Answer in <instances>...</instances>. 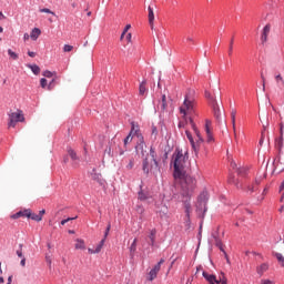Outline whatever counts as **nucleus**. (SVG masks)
<instances>
[{
	"mask_svg": "<svg viewBox=\"0 0 284 284\" xmlns=\"http://www.w3.org/2000/svg\"><path fill=\"white\" fill-rule=\"evenodd\" d=\"M176 183L181 184L182 187V202L184 203L186 221H190V214L192 213V204H190V199L194 190H196V179L192 175H186L182 179H175Z\"/></svg>",
	"mask_w": 284,
	"mask_h": 284,
	"instance_id": "obj_1",
	"label": "nucleus"
},
{
	"mask_svg": "<svg viewBox=\"0 0 284 284\" xmlns=\"http://www.w3.org/2000/svg\"><path fill=\"white\" fill-rule=\"evenodd\" d=\"M194 90H189L184 97V101L180 106V114L185 123H190V119L194 121L192 116H196V98Z\"/></svg>",
	"mask_w": 284,
	"mask_h": 284,
	"instance_id": "obj_2",
	"label": "nucleus"
},
{
	"mask_svg": "<svg viewBox=\"0 0 284 284\" xmlns=\"http://www.w3.org/2000/svg\"><path fill=\"white\" fill-rule=\"evenodd\" d=\"M173 168L174 179H183L185 176V168H187V154H183V151H176L173 154Z\"/></svg>",
	"mask_w": 284,
	"mask_h": 284,
	"instance_id": "obj_3",
	"label": "nucleus"
},
{
	"mask_svg": "<svg viewBox=\"0 0 284 284\" xmlns=\"http://www.w3.org/2000/svg\"><path fill=\"white\" fill-rule=\"evenodd\" d=\"M130 136H136L139 143L135 146V150L138 154H141L142 156H145V142L143 141V134H141V130L139 129V124H135L134 122L131 123V131L129 133Z\"/></svg>",
	"mask_w": 284,
	"mask_h": 284,
	"instance_id": "obj_4",
	"label": "nucleus"
},
{
	"mask_svg": "<svg viewBox=\"0 0 284 284\" xmlns=\"http://www.w3.org/2000/svg\"><path fill=\"white\" fill-rule=\"evenodd\" d=\"M142 170L144 174H156L159 171V162L153 158H144L142 161Z\"/></svg>",
	"mask_w": 284,
	"mask_h": 284,
	"instance_id": "obj_5",
	"label": "nucleus"
},
{
	"mask_svg": "<svg viewBox=\"0 0 284 284\" xmlns=\"http://www.w3.org/2000/svg\"><path fill=\"white\" fill-rule=\"evenodd\" d=\"M190 125L194 132V134L196 135L195 141L193 140V143H191L192 149L194 150L195 153H199V150H201V145H203L204 140L203 136H201V131H199V129L196 128V124L194 123V120H192V118H190Z\"/></svg>",
	"mask_w": 284,
	"mask_h": 284,
	"instance_id": "obj_6",
	"label": "nucleus"
},
{
	"mask_svg": "<svg viewBox=\"0 0 284 284\" xmlns=\"http://www.w3.org/2000/svg\"><path fill=\"white\" fill-rule=\"evenodd\" d=\"M9 115L8 128H17V123H23L26 116H23V111L18 110L17 112H11Z\"/></svg>",
	"mask_w": 284,
	"mask_h": 284,
	"instance_id": "obj_7",
	"label": "nucleus"
},
{
	"mask_svg": "<svg viewBox=\"0 0 284 284\" xmlns=\"http://www.w3.org/2000/svg\"><path fill=\"white\" fill-rule=\"evenodd\" d=\"M209 199H210V195L207 194V191H203L202 193H200L196 202L197 212H202V214H205V212H207Z\"/></svg>",
	"mask_w": 284,
	"mask_h": 284,
	"instance_id": "obj_8",
	"label": "nucleus"
},
{
	"mask_svg": "<svg viewBox=\"0 0 284 284\" xmlns=\"http://www.w3.org/2000/svg\"><path fill=\"white\" fill-rule=\"evenodd\" d=\"M204 278H206L210 284H227V277L225 273H220L219 277L216 275H210L207 273H203Z\"/></svg>",
	"mask_w": 284,
	"mask_h": 284,
	"instance_id": "obj_9",
	"label": "nucleus"
},
{
	"mask_svg": "<svg viewBox=\"0 0 284 284\" xmlns=\"http://www.w3.org/2000/svg\"><path fill=\"white\" fill-rule=\"evenodd\" d=\"M165 263V260L161 258L158 264L153 266V268L149 272V281H154L156 278L159 272H161V265Z\"/></svg>",
	"mask_w": 284,
	"mask_h": 284,
	"instance_id": "obj_10",
	"label": "nucleus"
},
{
	"mask_svg": "<svg viewBox=\"0 0 284 284\" xmlns=\"http://www.w3.org/2000/svg\"><path fill=\"white\" fill-rule=\"evenodd\" d=\"M204 132L206 134V143H214V135L212 134V121H205Z\"/></svg>",
	"mask_w": 284,
	"mask_h": 284,
	"instance_id": "obj_11",
	"label": "nucleus"
},
{
	"mask_svg": "<svg viewBox=\"0 0 284 284\" xmlns=\"http://www.w3.org/2000/svg\"><path fill=\"white\" fill-rule=\"evenodd\" d=\"M211 105L217 123H223V114L221 113V108L219 106V102L213 100V103Z\"/></svg>",
	"mask_w": 284,
	"mask_h": 284,
	"instance_id": "obj_12",
	"label": "nucleus"
},
{
	"mask_svg": "<svg viewBox=\"0 0 284 284\" xmlns=\"http://www.w3.org/2000/svg\"><path fill=\"white\" fill-rule=\"evenodd\" d=\"M271 30H272V26L271 24H266L263 28L262 34H261V43H262V45H265V43H267Z\"/></svg>",
	"mask_w": 284,
	"mask_h": 284,
	"instance_id": "obj_13",
	"label": "nucleus"
},
{
	"mask_svg": "<svg viewBox=\"0 0 284 284\" xmlns=\"http://www.w3.org/2000/svg\"><path fill=\"white\" fill-rule=\"evenodd\" d=\"M275 83H276V88L280 92H283L284 90V79L283 75L281 73L275 74Z\"/></svg>",
	"mask_w": 284,
	"mask_h": 284,
	"instance_id": "obj_14",
	"label": "nucleus"
},
{
	"mask_svg": "<svg viewBox=\"0 0 284 284\" xmlns=\"http://www.w3.org/2000/svg\"><path fill=\"white\" fill-rule=\"evenodd\" d=\"M231 121H232L234 136L236 139V109L231 110Z\"/></svg>",
	"mask_w": 284,
	"mask_h": 284,
	"instance_id": "obj_15",
	"label": "nucleus"
},
{
	"mask_svg": "<svg viewBox=\"0 0 284 284\" xmlns=\"http://www.w3.org/2000/svg\"><path fill=\"white\" fill-rule=\"evenodd\" d=\"M30 216V210L19 211L16 214L11 215V219H21Z\"/></svg>",
	"mask_w": 284,
	"mask_h": 284,
	"instance_id": "obj_16",
	"label": "nucleus"
},
{
	"mask_svg": "<svg viewBox=\"0 0 284 284\" xmlns=\"http://www.w3.org/2000/svg\"><path fill=\"white\" fill-rule=\"evenodd\" d=\"M39 37H41V29L33 28L30 33V39H32V41H37V39H39Z\"/></svg>",
	"mask_w": 284,
	"mask_h": 284,
	"instance_id": "obj_17",
	"label": "nucleus"
},
{
	"mask_svg": "<svg viewBox=\"0 0 284 284\" xmlns=\"http://www.w3.org/2000/svg\"><path fill=\"white\" fill-rule=\"evenodd\" d=\"M146 148L148 146H144V155L142 156H145L146 159H156V151L154 150V148L151 146L150 154H148Z\"/></svg>",
	"mask_w": 284,
	"mask_h": 284,
	"instance_id": "obj_18",
	"label": "nucleus"
},
{
	"mask_svg": "<svg viewBox=\"0 0 284 284\" xmlns=\"http://www.w3.org/2000/svg\"><path fill=\"white\" fill-rule=\"evenodd\" d=\"M149 10V23L151 28H154V9L151 6L148 7Z\"/></svg>",
	"mask_w": 284,
	"mask_h": 284,
	"instance_id": "obj_19",
	"label": "nucleus"
},
{
	"mask_svg": "<svg viewBox=\"0 0 284 284\" xmlns=\"http://www.w3.org/2000/svg\"><path fill=\"white\" fill-rule=\"evenodd\" d=\"M68 154L74 161L73 165L77 168V165H79V163L77 162V161H79V156L77 155V152H74V150H72V149H69Z\"/></svg>",
	"mask_w": 284,
	"mask_h": 284,
	"instance_id": "obj_20",
	"label": "nucleus"
},
{
	"mask_svg": "<svg viewBox=\"0 0 284 284\" xmlns=\"http://www.w3.org/2000/svg\"><path fill=\"white\" fill-rule=\"evenodd\" d=\"M149 239L151 241L150 246L154 247V243L156 241V229L151 230Z\"/></svg>",
	"mask_w": 284,
	"mask_h": 284,
	"instance_id": "obj_21",
	"label": "nucleus"
},
{
	"mask_svg": "<svg viewBox=\"0 0 284 284\" xmlns=\"http://www.w3.org/2000/svg\"><path fill=\"white\" fill-rule=\"evenodd\" d=\"M267 270H270V265H267L266 263L261 264L257 267V274H260L261 276H263V274H265V272H267Z\"/></svg>",
	"mask_w": 284,
	"mask_h": 284,
	"instance_id": "obj_22",
	"label": "nucleus"
},
{
	"mask_svg": "<svg viewBox=\"0 0 284 284\" xmlns=\"http://www.w3.org/2000/svg\"><path fill=\"white\" fill-rule=\"evenodd\" d=\"M146 84H148L146 81H142V82L140 83V87H139V94H140L141 97H143V94H145V93L148 92V88H145Z\"/></svg>",
	"mask_w": 284,
	"mask_h": 284,
	"instance_id": "obj_23",
	"label": "nucleus"
},
{
	"mask_svg": "<svg viewBox=\"0 0 284 284\" xmlns=\"http://www.w3.org/2000/svg\"><path fill=\"white\" fill-rule=\"evenodd\" d=\"M75 250H85V241L81 239L75 240Z\"/></svg>",
	"mask_w": 284,
	"mask_h": 284,
	"instance_id": "obj_24",
	"label": "nucleus"
},
{
	"mask_svg": "<svg viewBox=\"0 0 284 284\" xmlns=\"http://www.w3.org/2000/svg\"><path fill=\"white\" fill-rule=\"evenodd\" d=\"M212 239H214L215 245H221V237H219V229L212 233Z\"/></svg>",
	"mask_w": 284,
	"mask_h": 284,
	"instance_id": "obj_25",
	"label": "nucleus"
},
{
	"mask_svg": "<svg viewBox=\"0 0 284 284\" xmlns=\"http://www.w3.org/2000/svg\"><path fill=\"white\" fill-rule=\"evenodd\" d=\"M215 245H216V247H219V250L221 252H223V254H224V256L226 258V263L230 264V257L227 256V253L225 252V248H223V242H220V244H215Z\"/></svg>",
	"mask_w": 284,
	"mask_h": 284,
	"instance_id": "obj_26",
	"label": "nucleus"
},
{
	"mask_svg": "<svg viewBox=\"0 0 284 284\" xmlns=\"http://www.w3.org/2000/svg\"><path fill=\"white\" fill-rule=\"evenodd\" d=\"M28 68L33 72V74H39L41 72V68L37 64H29Z\"/></svg>",
	"mask_w": 284,
	"mask_h": 284,
	"instance_id": "obj_27",
	"label": "nucleus"
},
{
	"mask_svg": "<svg viewBox=\"0 0 284 284\" xmlns=\"http://www.w3.org/2000/svg\"><path fill=\"white\" fill-rule=\"evenodd\" d=\"M28 219H31L32 221H37L38 223L41 222V215L32 213V211H30V216H28Z\"/></svg>",
	"mask_w": 284,
	"mask_h": 284,
	"instance_id": "obj_28",
	"label": "nucleus"
},
{
	"mask_svg": "<svg viewBox=\"0 0 284 284\" xmlns=\"http://www.w3.org/2000/svg\"><path fill=\"white\" fill-rule=\"evenodd\" d=\"M275 257L277 258L278 263L284 267V256L281 253H275Z\"/></svg>",
	"mask_w": 284,
	"mask_h": 284,
	"instance_id": "obj_29",
	"label": "nucleus"
},
{
	"mask_svg": "<svg viewBox=\"0 0 284 284\" xmlns=\"http://www.w3.org/2000/svg\"><path fill=\"white\" fill-rule=\"evenodd\" d=\"M158 108L162 111L165 112L168 110V102H159Z\"/></svg>",
	"mask_w": 284,
	"mask_h": 284,
	"instance_id": "obj_30",
	"label": "nucleus"
},
{
	"mask_svg": "<svg viewBox=\"0 0 284 284\" xmlns=\"http://www.w3.org/2000/svg\"><path fill=\"white\" fill-rule=\"evenodd\" d=\"M8 54H9V57H11V59H13V61H17V59H19V54H17L14 51H12V49L8 50Z\"/></svg>",
	"mask_w": 284,
	"mask_h": 284,
	"instance_id": "obj_31",
	"label": "nucleus"
},
{
	"mask_svg": "<svg viewBox=\"0 0 284 284\" xmlns=\"http://www.w3.org/2000/svg\"><path fill=\"white\" fill-rule=\"evenodd\" d=\"M19 247L20 248L16 251V254H17V256H19V258H24L23 257V244H20Z\"/></svg>",
	"mask_w": 284,
	"mask_h": 284,
	"instance_id": "obj_32",
	"label": "nucleus"
},
{
	"mask_svg": "<svg viewBox=\"0 0 284 284\" xmlns=\"http://www.w3.org/2000/svg\"><path fill=\"white\" fill-rule=\"evenodd\" d=\"M74 50L73 45L64 44L63 52H72Z\"/></svg>",
	"mask_w": 284,
	"mask_h": 284,
	"instance_id": "obj_33",
	"label": "nucleus"
},
{
	"mask_svg": "<svg viewBox=\"0 0 284 284\" xmlns=\"http://www.w3.org/2000/svg\"><path fill=\"white\" fill-rule=\"evenodd\" d=\"M132 139L134 138L130 134L124 139V148H128V144L132 143Z\"/></svg>",
	"mask_w": 284,
	"mask_h": 284,
	"instance_id": "obj_34",
	"label": "nucleus"
},
{
	"mask_svg": "<svg viewBox=\"0 0 284 284\" xmlns=\"http://www.w3.org/2000/svg\"><path fill=\"white\" fill-rule=\"evenodd\" d=\"M138 196L140 201H148V195L143 191L139 192Z\"/></svg>",
	"mask_w": 284,
	"mask_h": 284,
	"instance_id": "obj_35",
	"label": "nucleus"
},
{
	"mask_svg": "<svg viewBox=\"0 0 284 284\" xmlns=\"http://www.w3.org/2000/svg\"><path fill=\"white\" fill-rule=\"evenodd\" d=\"M233 50H234V39H232L231 42H230L229 57H232Z\"/></svg>",
	"mask_w": 284,
	"mask_h": 284,
	"instance_id": "obj_36",
	"label": "nucleus"
},
{
	"mask_svg": "<svg viewBox=\"0 0 284 284\" xmlns=\"http://www.w3.org/2000/svg\"><path fill=\"white\" fill-rule=\"evenodd\" d=\"M205 97H206V99H209L210 101H211V105H212V103H214V101H216L215 99H214V97H212V93H210V92H205Z\"/></svg>",
	"mask_w": 284,
	"mask_h": 284,
	"instance_id": "obj_37",
	"label": "nucleus"
},
{
	"mask_svg": "<svg viewBox=\"0 0 284 284\" xmlns=\"http://www.w3.org/2000/svg\"><path fill=\"white\" fill-rule=\"evenodd\" d=\"M160 216L163 219L168 216V206H164L162 211H160Z\"/></svg>",
	"mask_w": 284,
	"mask_h": 284,
	"instance_id": "obj_38",
	"label": "nucleus"
},
{
	"mask_svg": "<svg viewBox=\"0 0 284 284\" xmlns=\"http://www.w3.org/2000/svg\"><path fill=\"white\" fill-rule=\"evenodd\" d=\"M130 252H136V239L133 240V243L131 244Z\"/></svg>",
	"mask_w": 284,
	"mask_h": 284,
	"instance_id": "obj_39",
	"label": "nucleus"
},
{
	"mask_svg": "<svg viewBox=\"0 0 284 284\" xmlns=\"http://www.w3.org/2000/svg\"><path fill=\"white\" fill-rule=\"evenodd\" d=\"M186 139H189L190 143H194V138L192 136V133L190 131H185Z\"/></svg>",
	"mask_w": 284,
	"mask_h": 284,
	"instance_id": "obj_40",
	"label": "nucleus"
},
{
	"mask_svg": "<svg viewBox=\"0 0 284 284\" xmlns=\"http://www.w3.org/2000/svg\"><path fill=\"white\" fill-rule=\"evenodd\" d=\"M134 168V159L129 160V164L126 165V170H132Z\"/></svg>",
	"mask_w": 284,
	"mask_h": 284,
	"instance_id": "obj_41",
	"label": "nucleus"
},
{
	"mask_svg": "<svg viewBox=\"0 0 284 284\" xmlns=\"http://www.w3.org/2000/svg\"><path fill=\"white\" fill-rule=\"evenodd\" d=\"M40 12H44L45 14H53L54 16V12L48 8H43V9H40Z\"/></svg>",
	"mask_w": 284,
	"mask_h": 284,
	"instance_id": "obj_42",
	"label": "nucleus"
},
{
	"mask_svg": "<svg viewBox=\"0 0 284 284\" xmlns=\"http://www.w3.org/2000/svg\"><path fill=\"white\" fill-rule=\"evenodd\" d=\"M42 74H43V77H45L47 79H52V77H53L52 71H44Z\"/></svg>",
	"mask_w": 284,
	"mask_h": 284,
	"instance_id": "obj_43",
	"label": "nucleus"
},
{
	"mask_svg": "<svg viewBox=\"0 0 284 284\" xmlns=\"http://www.w3.org/2000/svg\"><path fill=\"white\" fill-rule=\"evenodd\" d=\"M77 217H68L61 221V225H65V223H70V221H74Z\"/></svg>",
	"mask_w": 284,
	"mask_h": 284,
	"instance_id": "obj_44",
	"label": "nucleus"
},
{
	"mask_svg": "<svg viewBox=\"0 0 284 284\" xmlns=\"http://www.w3.org/2000/svg\"><path fill=\"white\" fill-rule=\"evenodd\" d=\"M40 85H41V88H45V85H48V80L45 78H42L40 80Z\"/></svg>",
	"mask_w": 284,
	"mask_h": 284,
	"instance_id": "obj_45",
	"label": "nucleus"
},
{
	"mask_svg": "<svg viewBox=\"0 0 284 284\" xmlns=\"http://www.w3.org/2000/svg\"><path fill=\"white\" fill-rule=\"evenodd\" d=\"M112 225L108 224L106 230L104 232V239H108V235L110 234V230H111Z\"/></svg>",
	"mask_w": 284,
	"mask_h": 284,
	"instance_id": "obj_46",
	"label": "nucleus"
},
{
	"mask_svg": "<svg viewBox=\"0 0 284 284\" xmlns=\"http://www.w3.org/2000/svg\"><path fill=\"white\" fill-rule=\"evenodd\" d=\"M237 173H239L240 175H244V174H245V169L237 168Z\"/></svg>",
	"mask_w": 284,
	"mask_h": 284,
	"instance_id": "obj_47",
	"label": "nucleus"
},
{
	"mask_svg": "<svg viewBox=\"0 0 284 284\" xmlns=\"http://www.w3.org/2000/svg\"><path fill=\"white\" fill-rule=\"evenodd\" d=\"M126 41L128 43H132V33L126 34Z\"/></svg>",
	"mask_w": 284,
	"mask_h": 284,
	"instance_id": "obj_48",
	"label": "nucleus"
},
{
	"mask_svg": "<svg viewBox=\"0 0 284 284\" xmlns=\"http://www.w3.org/2000/svg\"><path fill=\"white\" fill-rule=\"evenodd\" d=\"M231 168H232V170H239L236 162H234V161L231 162Z\"/></svg>",
	"mask_w": 284,
	"mask_h": 284,
	"instance_id": "obj_49",
	"label": "nucleus"
},
{
	"mask_svg": "<svg viewBox=\"0 0 284 284\" xmlns=\"http://www.w3.org/2000/svg\"><path fill=\"white\" fill-rule=\"evenodd\" d=\"M28 55L34 59V57H37V53L34 51H28Z\"/></svg>",
	"mask_w": 284,
	"mask_h": 284,
	"instance_id": "obj_50",
	"label": "nucleus"
},
{
	"mask_svg": "<svg viewBox=\"0 0 284 284\" xmlns=\"http://www.w3.org/2000/svg\"><path fill=\"white\" fill-rule=\"evenodd\" d=\"M261 284H274V282L270 280H262Z\"/></svg>",
	"mask_w": 284,
	"mask_h": 284,
	"instance_id": "obj_51",
	"label": "nucleus"
},
{
	"mask_svg": "<svg viewBox=\"0 0 284 284\" xmlns=\"http://www.w3.org/2000/svg\"><path fill=\"white\" fill-rule=\"evenodd\" d=\"M261 79H262V82H263V84H262L263 91H265V77L262 74Z\"/></svg>",
	"mask_w": 284,
	"mask_h": 284,
	"instance_id": "obj_52",
	"label": "nucleus"
},
{
	"mask_svg": "<svg viewBox=\"0 0 284 284\" xmlns=\"http://www.w3.org/2000/svg\"><path fill=\"white\" fill-rule=\"evenodd\" d=\"M101 250H103V246H101L100 244H98V246L95 247L97 254H99V252H101Z\"/></svg>",
	"mask_w": 284,
	"mask_h": 284,
	"instance_id": "obj_53",
	"label": "nucleus"
},
{
	"mask_svg": "<svg viewBox=\"0 0 284 284\" xmlns=\"http://www.w3.org/2000/svg\"><path fill=\"white\" fill-rule=\"evenodd\" d=\"M43 214H45V210H41L38 214V216H41V221H43Z\"/></svg>",
	"mask_w": 284,
	"mask_h": 284,
	"instance_id": "obj_54",
	"label": "nucleus"
},
{
	"mask_svg": "<svg viewBox=\"0 0 284 284\" xmlns=\"http://www.w3.org/2000/svg\"><path fill=\"white\" fill-rule=\"evenodd\" d=\"M20 265L21 267H26V257H22V260L20 261Z\"/></svg>",
	"mask_w": 284,
	"mask_h": 284,
	"instance_id": "obj_55",
	"label": "nucleus"
},
{
	"mask_svg": "<svg viewBox=\"0 0 284 284\" xmlns=\"http://www.w3.org/2000/svg\"><path fill=\"white\" fill-rule=\"evenodd\" d=\"M23 40L24 41H29L30 40V34L29 33H24L23 34Z\"/></svg>",
	"mask_w": 284,
	"mask_h": 284,
	"instance_id": "obj_56",
	"label": "nucleus"
},
{
	"mask_svg": "<svg viewBox=\"0 0 284 284\" xmlns=\"http://www.w3.org/2000/svg\"><path fill=\"white\" fill-rule=\"evenodd\" d=\"M130 28H132V26H131V24H126L125 28H124V30H123V32H124V33H128V30H130Z\"/></svg>",
	"mask_w": 284,
	"mask_h": 284,
	"instance_id": "obj_57",
	"label": "nucleus"
},
{
	"mask_svg": "<svg viewBox=\"0 0 284 284\" xmlns=\"http://www.w3.org/2000/svg\"><path fill=\"white\" fill-rule=\"evenodd\" d=\"M105 239H106V237H103V239L100 241L99 245H101V247H103V245H105Z\"/></svg>",
	"mask_w": 284,
	"mask_h": 284,
	"instance_id": "obj_58",
	"label": "nucleus"
},
{
	"mask_svg": "<svg viewBox=\"0 0 284 284\" xmlns=\"http://www.w3.org/2000/svg\"><path fill=\"white\" fill-rule=\"evenodd\" d=\"M88 252L89 254H97V250L89 248Z\"/></svg>",
	"mask_w": 284,
	"mask_h": 284,
	"instance_id": "obj_59",
	"label": "nucleus"
},
{
	"mask_svg": "<svg viewBox=\"0 0 284 284\" xmlns=\"http://www.w3.org/2000/svg\"><path fill=\"white\" fill-rule=\"evenodd\" d=\"M186 41H187V43H194V39H192L190 37L186 38Z\"/></svg>",
	"mask_w": 284,
	"mask_h": 284,
	"instance_id": "obj_60",
	"label": "nucleus"
},
{
	"mask_svg": "<svg viewBox=\"0 0 284 284\" xmlns=\"http://www.w3.org/2000/svg\"><path fill=\"white\" fill-rule=\"evenodd\" d=\"M161 102H168L165 94L162 95Z\"/></svg>",
	"mask_w": 284,
	"mask_h": 284,
	"instance_id": "obj_61",
	"label": "nucleus"
},
{
	"mask_svg": "<svg viewBox=\"0 0 284 284\" xmlns=\"http://www.w3.org/2000/svg\"><path fill=\"white\" fill-rule=\"evenodd\" d=\"M8 283H12V275L8 277Z\"/></svg>",
	"mask_w": 284,
	"mask_h": 284,
	"instance_id": "obj_62",
	"label": "nucleus"
},
{
	"mask_svg": "<svg viewBox=\"0 0 284 284\" xmlns=\"http://www.w3.org/2000/svg\"><path fill=\"white\" fill-rule=\"evenodd\" d=\"M125 34H126L125 31H123L120 39L123 40V37H125Z\"/></svg>",
	"mask_w": 284,
	"mask_h": 284,
	"instance_id": "obj_63",
	"label": "nucleus"
},
{
	"mask_svg": "<svg viewBox=\"0 0 284 284\" xmlns=\"http://www.w3.org/2000/svg\"><path fill=\"white\" fill-rule=\"evenodd\" d=\"M280 190H284V180H283V182H282V184L280 186Z\"/></svg>",
	"mask_w": 284,
	"mask_h": 284,
	"instance_id": "obj_64",
	"label": "nucleus"
}]
</instances>
